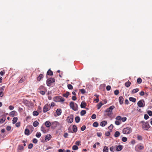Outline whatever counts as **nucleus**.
Returning a JSON list of instances; mask_svg holds the SVG:
<instances>
[{
	"instance_id": "f257e3e1",
	"label": "nucleus",
	"mask_w": 152,
	"mask_h": 152,
	"mask_svg": "<svg viewBox=\"0 0 152 152\" xmlns=\"http://www.w3.org/2000/svg\"><path fill=\"white\" fill-rule=\"evenodd\" d=\"M53 100L56 102H64L65 99L61 96H56L53 98Z\"/></svg>"
},
{
	"instance_id": "f03ea898",
	"label": "nucleus",
	"mask_w": 152,
	"mask_h": 152,
	"mask_svg": "<svg viewBox=\"0 0 152 152\" xmlns=\"http://www.w3.org/2000/svg\"><path fill=\"white\" fill-rule=\"evenodd\" d=\"M141 123H142L143 124L142 126V129L145 130H148L149 128H150L151 126L149 125V124L147 122H146L145 123V122L143 121H142L140 122Z\"/></svg>"
},
{
	"instance_id": "7ed1b4c3",
	"label": "nucleus",
	"mask_w": 152,
	"mask_h": 152,
	"mask_svg": "<svg viewBox=\"0 0 152 152\" xmlns=\"http://www.w3.org/2000/svg\"><path fill=\"white\" fill-rule=\"evenodd\" d=\"M69 105L70 108L74 111H76L77 110L78 105L76 103L73 102H70Z\"/></svg>"
},
{
	"instance_id": "20e7f679",
	"label": "nucleus",
	"mask_w": 152,
	"mask_h": 152,
	"mask_svg": "<svg viewBox=\"0 0 152 152\" xmlns=\"http://www.w3.org/2000/svg\"><path fill=\"white\" fill-rule=\"evenodd\" d=\"M132 129L131 127H127L123 129L122 132L124 134H129L132 132Z\"/></svg>"
},
{
	"instance_id": "39448f33",
	"label": "nucleus",
	"mask_w": 152,
	"mask_h": 152,
	"mask_svg": "<svg viewBox=\"0 0 152 152\" xmlns=\"http://www.w3.org/2000/svg\"><path fill=\"white\" fill-rule=\"evenodd\" d=\"M51 107L50 104L47 103L45 104L43 107V112L44 113H46L50 110Z\"/></svg>"
},
{
	"instance_id": "423d86ee",
	"label": "nucleus",
	"mask_w": 152,
	"mask_h": 152,
	"mask_svg": "<svg viewBox=\"0 0 152 152\" xmlns=\"http://www.w3.org/2000/svg\"><path fill=\"white\" fill-rule=\"evenodd\" d=\"M55 82V80L53 78H50L48 79L46 81V83L47 85L48 86H50L52 83Z\"/></svg>"
},
{
	"instance_id": "0eeeda50",
	"label": "nucleus",
	"mask_w": 152,
	"mask_h": 152,
	"mask_svg": "<svg viewBox=\"0 0 152 152\" xmlns=\"http://www.w3.org/2000/svg\"><path fill=\"white\" fill-rule=\"evenodd\" d=\"M74 116L73 115L71 114L67 117V121L68 123H71L73 121Z\"/></svg>"
},
{
	"instance_id": "6e6552de",
	"label": "nucleus",
	"mask_w": 152,
	"mask_h": 152,
	"mask_svg": "<svg viewBox=\"0 0 152 152\" xmlns=\"http://www.w3.org/2000/svg\"><path fill=\"white\" fill-rule=\"evenodd\" d=\"M144 148L143 146L140 145H138L135 147V150L137 152H139L140 150H142Z\"/></svg>"
},
{
	"instance_id": "1a4fd4ad",
	"label": "nucleus",
	"mask_w": 152,
	"mask_h": 152,
	"mask_svg": "<svg viewBox=\"0 0 152 152\" xmlns=\"http://www.w3.org/2000/svg\"><path fill=\"white\" fill-rule=\"evenodd\" d=\"M115 108V107L114 105H112L110 106L109 108H107L105 111L106 113H112V110Z\"/></svg>"
},
{
	"instance_id": "9d476101",
	"label": "nucleus",
	"mask_w": 152,
	"mask_h": 152,
	"mask_svg": "<svg viewBox=\"0 0 152 152\" xmlns=\"http://www.w3.org/2000/svg\"><path fill=\"white\" fill-rule=\"evenodd\" d=\"M56 115H55V116H58L60 115L62 113V110L60 108L57 109L56 111Z\"/></svg>"
},
{
	"instance_id": "9b49d317",
	"label": "nucleus",
	"mask_w": 152,
	"mask_h": 152,
	"mask_svg": "<svg viewBox=\"0 0 152 152\" xmlns=\"http://www.w3.org/2000/svg\"><path fill=\"white\" fill-rule=\"evenodd\" d=\"M137 104L139 107H144V106L141 100L138 102Z\"/></svg>"
},
{
	"instance_id": "f8f14e48",
	"label": "nucleus",
	"mask_w": 152,
	"mask_h": 152,
	"mask_svg": "<svg viewBox=\"0 0 152 152\" xmlns=\"http://www.w3.org/2000/svg\"><path fill=\"white\" fill-rule=\"evenodd\" d=\"M86 105V102L84 101H83L80 104V107L81 108H85Z\"/></svg>"
},
{
	"instance_id": "ddd939ff",
	"label": "nucleus",
	"mask_w": 152,
	"mask_h": 152,
	"mask_svg": "<svg viewBox=\"0 0 152 152\" xmlns=\"http://www.w3.org/2000/svg\"><path fill=\"white\" fill-rule=\"evenodd\" d=\"M43 77V75L42 74H40L37 77V80L38 81H40L41 80V79Z\"/></svg>"
},
{
	"instance_id": "4468645a",
	"label": "nucleus",
	"mask_w": 152,
	"mask_h": 152,
	"mask_svg": "<svg viewBox=\"0 0 152 152\" xmlns=\"http://www.w3.org/2000/svg\"><path fill=\"white\" fill-rule=\"evenodd\" d=\"M119 101L120 104H122L123 103L124 98L122 96H120L119 98Z\"/></svg>"
},
{
	"instance_id": "2eb2a0df",
	"label": "nucleus",
	"mask_w": 152,
	"mask_h": 152,
	"mask_svg": "<svg viewBox=\"0 0 152 152\" xmlns=\"http://www.w3.org/2000/svg\"><path fill=\"white\" fill-rule=\"evenodd\" d=\"M46 88L45 87L43 86H40L39 88L38 89V91H45L46 90Z\"/></svg>"
},
{
	"instance_id": "dca6fc26",
	"label": "nucleus",
	"mask_w": 152,
	"mask_h": 152,
	"mask_svg": "<svg viewBox=\"0 0 152 152\" xmlns=\"http://www.w3.org/2000/svg\"><path fill=\"white\" fill-rule=\"evenodd\" d=\"M52 125L54 127H56L57 126L59 125V124L58 122L54 121L52 123Z\"/></svg>"
},
{
	"instance_id": "f3484780",
	"label": "nucleus",
	"mask_w": 152,
	"mask_h": 152,
	"mask_svg": "<svg viewBox=\"0 0 152 152\" xmlns=\"http://www.w3.org/2000/svg\"><path fill=\"white\" fill-rule=\"evenodd\" d=\"M24 147L23 146L21 145H18V148L17 149V151L18 152H20L19 151H20L22 150L23 149Z\"/></svg>"
},
{
	"instance_id": "a211bd4d",
	"label": "nucleus",
	"mask_w": 152,
	"mask_h": 152,
	"mask_svg": "<svg viewBox=\"0 0 152 152\" xmlns=\"http://www.w3.org/2000/svg\"><path fill=\"white\" fill-rule=\"evenodd\" d=\"M107 122L106 121H103L100 123V125L102 126H104L107 124Z\"/></svg>"
},
{
	"instance_id": "6ab92c4d",
	"label": "nucleus",
	"mask_w": 152,
	"mask_h": 152,
	"mask_svg": "<svg viewBox=\"0 0 152 152\" xmlns=\"http://www.w3.org/2000/svg\"><path fill=\"white\" fill-rule=\"evenodd\" d=\"M123 146L121 145H119L116 147V150L117 151H120L123 148Z\"/></svg>"
},
{
	"instance_id": "aec40b11",
	"label": "nucleus",
	"mask_w": 152,
	"mask_h": 152,
	"mask_svg": "<svg viewBox=\"0 0 152 152\" xmlns=\"http://www.w3.org/2000/svg\"><path fill=\"white\" fill-rule=\"evenodd\" d=\"M53 74V72L49 69L47 73V75H49L50 76L52 75Z\"/></svg>"
},
{
	"instance_id": "412c9836",
	"label": "nucleus",
	"mask_w": 152,
	"mask_h": 152,
	"mask_svg": "<svg viewBox=\"0 0 152 152\" xmlns=\"http://www.w3.org/2000/svg\"><path fill=\"white\" fill-rule=\"evenodd\" d=\"M25 134L27 135H29L30 134V131L28 129H26L25 130Z\"/></svg>"
},
{
	"instance_id": "4be33fe9",
	"label": "nucleus",
	"mask_w": 152,
	"mask_h": 152,
	"mask_svg": "<svg viewBox=\"0 0 152 152\" xmlns=\"http://www.w3.org/2000/svg\"><path fill=\"white\" fill-rule=\"evenodd\" d=\"M46 126L47 127H49L51 126V123L49 121H46L45 123Z\"/></svg>"
},
{
	"instance_id": "5701e85b",
	"label": "nucleus",
	"mask_w": 152,
	"mask_h": 152,
	"mask_svg": "<svg viewBox=\"0 0 152 152\" xmlns=\"http://www.w3.org/2000/svg\"><path fill=\"white\" fill-rule=\"evenodd\" d=\"M70 93L68 91H67L65 93H64L63 94V96L66 98H67L69 95Z\"/></svg>"
},
{
	"instance_id": "b1692460",
	"label": "nucleus",
	"mask_w": 152,
	"mask_h": 152,
	"mask_svg": "<svg viewBox=\"0 0 152 152\" xmlns=\"http://www.w3.org/2000/svg\"><path fill=\"white\" fill-rule=\"evenodd\" d=\"M16 113H17V112L15 110H13L10 113V115L12 117H13Z\"/></svg>"
},
{
	"instance_id": "393cba45",
	"label": "nucleus",
	"mask_w": 152,
	"mask_h": 152,
	"mask_svg": "<svg viewBox=\"0 0 152 152\" xmlns=\"http://www.w3.org/2000/svg\"><path fill=\"white\" fill-rule=\"evenodd\" d=\"M120 134L119 132L116 131L115 132L114 136L115 137H119L120 135Z\"/></svg>"
},
{
	"instance_id": "a878e982",
	"label": "nucleus",
	"mask_w": 152,
	"mask_h": 152,
	"mask_svg": "<svg viewBox=\"0 0 152 152\" xmlns=\"http://www.w3.org/2000/svg\"><path fill=\"white\" fill-rule=\"evenodd\" d=\"M131 84V83L130 81H127L125 83V86L127 87H129Z\"/></svg>"
},
{
	"instance_id": "bb28decb",
	"label": "nucleus",
	"mask_w": 152,
	"mask_h": 152,
	"mask_svg": "<svg viewBox=\"0 0 152 152\" xmlns=\"http://www.w3.org/2000/svg\"><path fill=\"white\" fill-rule=\"evenodd\" d=\"M76 122L78 123L80 121V118L79 116H76L75 118Z\"/></svg>"
},
{
	"instance_id": "cd10ccee",
	"label": "nucleus",
	"mask_w": 152,
	"mask_h": 152,
	"mask_svg": "<svg viewBox=\"0 0 152 152\" xmlns=\"http://www.w3.org/2000/svg\"><path fill=\"white\" fill-rule=\"evenodd\" d=\"M103 105V104L102 102H100L97 105V109H99Z\"/></svg>"
},
{
	"instance_id": "c85d7f7f",
	"label": "nucleus",
	"mask_w": 152,
	"mask_h": 152,
	"mask_svg": "<svg viewBox=\"0 0 152 152\" xmlns=\"http://www.w3.org/2000/svg\"><path fill=\"white\" fill-rule=\"evenodd\" d=\"M129 100L132 102H135L136 101V99L132 97H130L129 98Z\"/></svg>"
},
{
	"instance_id": "c756f323",
	"label": "nucleus",
	"mask_w": 152,
	"mask_h": 152,
	"mask_svg": "<svg viewBox=\"0 0 152 152\" xmlns=\"http://www.w3.org/2000/svg\"><path fill=\"white\" fill-rule=\"evenodd\" d=\"M73 131L75 132H76L77 131V129L76 126L75 125H74L73 126Z\"/></svg>"
},
{
	"instance_id": "7c9ffc66",
	"label": "nucleus",
	"mask_w": 152,
	"mask_h": 152,
	"mask_svg": "<svg viewBox=\"0 0 152 152\" xmlns=\"http://www.w3.org/2000/svg\"><path fill=\"white\" fill-rule=\"evenodd\" d=\"M18 120V118L17 117H14L12 120V123L14 124Z\"/></svg>"
},
{
	"instance_id": "2f4dec72",
	"label": "nucleus",
	"mask_w": 152,
	"mask_h": 152,
	"mask_svg": "<svg viewBox=\"0 0 152 152\" xmlns=\"http://www.w3.org/2000/svg\"><path fill=\"white\" fill-rule=\"evenodd\" d=\"M39 123L37 121H35L33 124V126L34 127L37 126L39 125Z\"/></svg>"
},
{
	"instance_id": "473e14b6",
	"label": "nucleus",
	"mask_w": 152,
	"mask_h": 152,
	"mask_svg": "<svg viewBox=\"0 0 152 152\" xmlns=\"http://www.w3.org/2000/svg\"><path fill=\"white\" fill-rule=\"evenodd\" d=\"M25 80V77H22L21 79L19 80V82L20 83H22Z\"/></svg>"
},
{
	"instance_id": "72a5a7b5",
	"label": "nucleus",
	"mask_w": 152,
	"mask_h": 152,
	"mask_svg": "<svg viewBox=\"0 0 152 152\" xmlns=\"http://www.w3.org/2000/svg\"><path fill=\"white\" fill-rule=\"evenodd\" d=\"M108 148L106 146H105L104 147V148L103 150V151L104 152H107L108 151Z\"/></svg>"
},
{
	"instance_id": "f704fd0d",
	"label": "nucleus",
	"mask_w": 152,
	"mask_h": 152,
	"mask_svg": "<svg viewBox=\"0 0 152 152\" xmlns=\"http://www.w3.org/2000/svg\"><path fill=\"white\" fill-rule=\"evenodd\" d=\"M86 113V111L85 110H82L80 112V115L81 116L84 115Z\"/></svg>"
},
{
	"instance_id": "c9c22d12",
	"label": "nucleus",
	"mask_w": 152,
	"mask_h": 152,
	"mask_svg": "<svg viewBox=\"0 0 152 152\" xmlns=\"http://www.w3.org/2000/svg\"><path fill=\"white\" fill-rule=\"evenodd\" d=\"M39 114V113L36 111H34L33 113V115L34 116H37Z\"/></svg>"
},
{
	"instance_id": "e433bc0d",
	"label": "nucleus",
	"mask_w": 152,
	"mask_h": 152,
	"mask_svg": "<svg viewBox=\"0 0 152 152\" xmlns=\"http://www.w3.org/2000/svg\"><path fill=\"white\" fill-rule=\"evenodd\" d=\"M139 91L138 88H137L136 89H134L132 91V93L133 94Z\"/></svg>"
},
{
	"instance_id": "4c0bfd02",
	"label": "nucleus",
	"mask_w": 152,
	"mask_h": 152,
	"mask_svg": "<svg viewBox=\"0 0 152 152\" xmlns=\"http://www.w3.org/2000/svg\"><path fill=\"white\" fill-rule=\"evenodd\" d=\"M78 148V147L76 145H74L72 147V149L73 150H77Z\"/></svg>"
},
{
	"instance_id": "58836bf2",
	"label": "nucleus",
	"mask_w": 152,
	"mask_h": 152,
	"mask_svg": "<svg viewBox=\"0 0 152 152\" xmlns=\"http://www.w3.org/2000/svg\"><path fill=\"white\" fill-rule=\"evenodd\" d=\"M67 87L70 90H72L73 88V86L70 84H69L67 85Z\"/></svg>"
},
{
	"instance_id": "ea45409f",
	"label": "nucleus",
	"mask_w": 152,
	"mask_h": 152,
	"mask_svg": "<svg viewBox=\"0 0 152 152\" xmlns=\"http://www.w3.org/2000/svg\"><path fill=\"white\" fill-rule=\"evenodd\" d=\"M127 140V138L125 137H124L122 138V140L123 142H126Z\"/></svg>"
},
{
	"instance_id": "a19ab883",
	"label": "nucleus",
	"mask_w": 152,
	"mask_h": 152,
	"mask_svg": "<svg viewBox=\"0 0 152 152\" xmlns=\"http://www.w3.org/2000/svg\"><path fill=\"white\" fill-rule=\"evenodd\" d=\"M121 123V121L117 120L115 121V124L117 125H119Z\"/></svg>"
},
{
	"instance_id": "79ce46f5",
	"label": "nucleus",
	"mask_w": 152,
	"mask_h": 152,
	"mask_svg": "<svg viewBox=\"0 0 152 152\" xmlns=\"http://www.w3.org/2000/svg\"><path fill=\"white\" fill-rule=\"evenodd\" d=\"M137 82L138 84H140L142 82V79L140 78H139L137 79Z\"/></svg>"
},
{
	"instance_id": "37998d69",
	"label": "nucleus",
	"mask_w": 152,
	"mask_h": 152,
	"mask_svg": "<svg viewBox=\"0 0 152 152\" xmlns=\"http://www.w3.org/2000/svg\"><path fill=\"white\" fill-rule=\"evenodd\" d=\"M121 116H118L116 117L115 119L116 120L121 121Z\"/></svg>"
},
{
	"instance_id": "c03bdc74",
	"label": "nucleus",
	"mask_w": 152,
	"mask_h": 152,
	"mask_svg": "<svg viewBox=\"0 0 152 152\" xmlns=\"http://www.w3.org/2000/svg\"><path fill=\"white\" fill-rule=\"evenodd\" d=\"M93 125L94 127H97L98 126V124L97 122H95L94 123Z\"/></svg>"
},
{
	"instance_id": "a18cd8bd",
	"label": "nucleus",
	"mask_w": 152,
	"mask_h": 152,
	"mask_svg": "<svg viewBox=\"0 0 152 152\" xmlns=\"http://www.w3.org/2000/svg\"><path fill=\"white\" fill-rule=\"evenodd\" d=\"M41 130L44 133L46 132V130L45 129V128L43 126H42L41 128Z\"/></svg>"
},
{
	"instance_id": "49530a36",
	"label": "nucleus",
	"mask_w": 152,
	"mask_h": 152,
	"mask_svg": "<svg viewBox=\"0 0 152 152\" xmlns=\"http://www.w3.org/2000/svg\"><path fill=\"white\" fill-rule=\"evenodd\" d=\"M41 133L40 132H37L36 134V136L38 138H39L41 136Z\"/></svg>"
},
{
	"instance_id": "de8ad7c7",
	"label": "nucleus",
	"mask_w": 152,
	"mask_h": 152,
	"mask_svg": "<svg viewBox=\"0 0 152 152\" xmlns=\"http://www.w3.org/2000/svg\"><path fill=\"white\" fill-rule=\"evenodd\" d=\"M38 91L42 95H44L45 94V92L44 91Z\"/></svg>"
},
{
	"instance_id": "09e8293b",
	"label": "nucleus",
	"mask_w": 152,
	"mask_h": 152,
	"mask_svg": "<svg viewBox=\"0 0 152 152\" xmlns=\"http://www.w3.org/2000/svg\"><path fill=\"white\" fill-rule=\"evenodd\" d=\"M113 124H111L108 127V129L110 130H111L112 129H113Z\"/></svg>"
},
{
	"instance_id": "8fccbe9b",
	"label": "nucleus",
	"mask_w": 152,
	"mask_h": 152,
	"mask_svg": "<svg viewBox=\"0 0 152 152\" xmlns=\"http://www.w3.org/2000/svg\"><path fill=\"white\" fill-rule=\"evenodd\" d=\"M119 93V91L118 90H116L114 91V94L115 95H118Z\"/></svg>"
},
{
	"instance_id": "3c124183",
	"label": "nucleus",
	"mask_w": 152,
	"mask_h": 152,
	"mask_svg": "<svg viewBox=\"0 0 152 152\" xmlns=\"http://www.w3.org/2000/svg\"><path fill=\"white\" fill-rule=\"evenodd\" d=\"M33 144L30 143L28 145V148L30 149H31L33 147Z\"/></svg>"
},
{
	"instance_id": "603ef678",
	"label": "nucleus",
	"mask_w": 152,
	"mask_h": 152,
	"mask_svg": "<svg viewBox=\"0 0 152 152\" xmlns=\"http://www.w3.org/2000/svg\"><path fill=\"white\" fill-rule=\"evenodd\" d=\"M86 126L85 125L83 126L81 128V130L82 131H84L86 129Z\"/></svg>"
},
{
	"instance_id": "864d4df0",
	"label": "nucleus",
	"mask_w": 152,
	"mask_h": 152,
	"mask_svg": "<svg viewBox=\"0 0 152 152\" xmlns=\"http://www.w3.org/2000/svg\"><path fill=\"white\" fill-rule=\"evenodd\" d=\"M37 142H38V140L34 138L33 140V142L34 143L36 144V143H37Z\"/></svg>"
},
{
	"instance_id": "5fc2aeb1",
	"label": "nucleus",
	"mask_w": 152,
	"mask_h": 152,
	"mask_svg": "<svg viewBox=\"0 0 152 152\" xmlns=\"http://www.w3.org/2000/svg\"><path fill=\"white\" fill-rule=\"evenodd\" d=\"M137 138L139 140H142V137L140 135H138L137 136Z\"/></svg>"
},
{
	"instance_id": "6e6d98bb",
	"label": "nucleus",
	"mask_w": 152,
	"mask_h": 152,
	"mask_svg": "<svg viewBox=\"0 0 152 152\" xmlns=\"http://www.w3.org/2000/svg\"><path fill=\"white\" fill-rule=\"evenodd\" d=\"M127 119V118L126 117H123V118H121V120L122 121V122H124L125 121H126Z\"/></svg>"
},
{
	"instance_id": "4d7b16f0",
	"label": "nucleus",
	"mask_w": 152,
	"mask_h": 152,
	"mask_svg": "<svg viewBox=\"0 0 152 152\" xmlns=\"http://www.w3.org/2000/svg\"><path fill=\"white\" fill-rule=\"evenodd\" d=\"M111 86H107L106 87V89L107 91L110 90L111 89Z\"/></svg>"
},
{
	"instance_id": "13d9d810",
	"label": "nucleus",
	"mask_w": 152,
	"mask_h": 152,
	"mask_svg": "<svg viewBox=\"0 0 152 152\" xmlns=\"http://www.w3.org/2000/svg\"><path fill=\"white\" fill-rule=\"evenodd\" d=\"M148 114L150 116L152 115V112L151 110H149L148 111Z\"/></svg>"
},
{
	"instance_id": "bf43d9fd",
	"label": "nucleus",
	"mask_w": 152,
	"mask_h": 152,
	"mask_svg": "<svg viewBox=\"0 0 152 152\" xmlns=\"http://www.w3.org/2000/svg\"><path fill=\"white\" fill-rule=\"evenodd\" d=\"M91 118L93 119H95L96 118V115L95 114H93L92 115Z\"/></svg>"
},
{
	"instance_id": "052dcab7",
	"label": "nucleus",
	"mask_w": 152,
	"mask_h": 152,
	"mask_svg": "<svg viewBox=\"0 0 152 152\" xmlns=\"http://www.w3.org/2000/svg\"><path fill=\"white\" fill-rule=\"evenodd\" d=\"M80 91L81 92V93L83 94H84L86 92L85 90L83 89H81Z\"/></svg>"
},
{
	"instance_id": "680f3d73",
	"label": "nucleus",
	"mask_w": 152,
	"mask_h": 152,
	"mask_svg": "<svg viewBox=\"0 0 152 152\" xmlns=\"http://www.w3.org/2000/svg\"><path fill=\"white\" fill-rule=\"evenodd\" d=\"M15 126L17 127H19L20 126V122H18L15 124Z\"/></svg>"
},
{
	"instance_id": "e2e57ef3",
	"label": "nucleus",
	"mask_w": 152,
	"mask_h": 152,
	"mask_svg": "<svg viewBox=\"0 0 152 152\" xmlns=\"http://www.w3.org/2000/svg\"><path fill=\"white\" fill-rule=\"evenodd\" d=\"M149 117V116L147 114H145V115H144V118L145 119H146V120L147 119H148Z\"/></svg>"
},
{
	"instance_id": "0e129e2a",
	"label": "nucleus",
	"mask_w": 152,
	"mask_h": 152,
	"mask_svg": "<svg viewBox=\"0 0 152 152\" xmlns=\"http://www.w3.org/2000/svg\"><path fill=\"white\" fill-rule=\"evenodd\" d=\"M80 141H77L75 142V144L77 145H80Z\"/></svg>"
},
{
	"instance_id": "69168bd1",
	"label": "nucleus",
	"mask_w": 152,
	"mask_h": 152,
	"mask_svg": "<svg viewBox=\"0 0 152 152\" xmlns=\"http://www.w3.org/2000/svg\"><path fill=\"white\" fill-rule=\"evenodd\" d=\"M68 134L67 133H65L64 134V137L65 138H67L68 136Z\"/></svg>"
},
{
	"instance_id": "338daca9",
	"label": "nucleus",
	"mask_w": 152,
	"mask_h": 152,
	"mask_svg": "<svg viewBox=\"0 0 152 152\" xmlns=\"http://www.w3.org/2000/svg\"><path fill=\"white\" fill-rule=\"evenodd\" d=\"M9 109L10 110H13L14 108V107L12 105H10L9 107Z\"/></svg>"
},
{
	"instance_id": "774afa93",
	"label": "nucleus",
	"mask_w": 152,
	"mask_h": 152,
	"mask_svg": "<svg viewBox=\"0 0 152 152\" xmlns=\"http://www.w3.org/2000/svg\"><path fill=\"white\" fill-rule=\"evenodd\" d=\"M110 135V132H105V135L107 136H109Z\"/></svg>"
}]
</instances>
